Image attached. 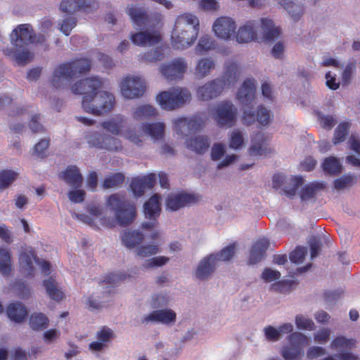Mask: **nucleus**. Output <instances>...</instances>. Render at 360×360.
Instances as JSON below:
<instances>
[{"mask_svg": "<svg viewBox=\"0 0 360 360\" xmlns=\"http://www.w3.org/2000/svg\"><path fill=\"white\" fill-rule=\"evenodd\" d=\"M214 48V40L208 35L202 36L195 47L197 53H202L204 51H210Z\"/></svg>", "mask_w": 360, "mask_h": 360, "instance_id": "obj_51", "label": "nucleus"}, {"mask_svg": "<svg viewBox=\"0 0 360 360\" xmlns=\"http://www.w3.org/2000/svg\"><path fill=\"white\" fill-rule=\"evenodd\" d=\"M91 68V63L87 58L77 59L70 63L60 64L53 72L51 84L55 88H64L79 75L88 72Z\"/></svg>", "mask_w": 360, "mask_h": 360, "instance_id": "obj_3", "label": "nucleus"}, {"mask_svg": "<svg viewBox=\"0 0 360 360\" xmlns=\"http://www.w3.org/2000/svg\"><path fill=\"white\" fill-rule=\"evenodd\" d=\"M278 2L295 20H299L303 14L304 7L301 4L291 0H278Z\"/></svg>", "mask_w": 360, "mask_h": 360, "instance_id": "obj_37", "label": "nucleus"}, {"mask_svg": "<svg viewBox=\"0 0 360 360\" xmlns=\"http://www.w3.org/2000/svg\"><path fill=\"white\" fill-rule=\"evenodd\" d=\"M157 115V110L151 105H142L137 107L134 112L133 117L136 120L150 119Z\"/></svg>", "mask_w": 360, "mask_h": 360, "instance_id": "obj_40", "label": "nucleus"}, {"mask_svg": "<svg viewBox=\"0 0 360 360\" xmlns=\"http://www.w3.org/2000/svg\"><path fill=\"white\" fill-rule=\"evenodd\" d=\"M236 244L233 243L230 245L223 248L219 252L215 253V255H217V262L219 261L222 262H228L229 261L234 255L236 252Z\"/></svg>", "mask_w": 360, "mask_h": 360, "instance_id": "obj_54", "label": "nucleus"}, {"mask_svg": "<svg viewBox=\"0 0 360 360\" xmlns=\"http://www.w3.org/2000/svg\"><path fill=\"white\" fill-rule=\"evenodd\" d=\"M238 43H248L257 40L258 42L270 41V20L267 18L260 20V25L256 31L252 22H248L241 26L236 34Z\"/></svg>", "mask_w": 360, "mask_h": 360, "instance_id": "obj_5", "label": "nucleus"}, {"mask_svg": "<svg viewBox=\"0 0 360 360\" xmlns=\"http://www.w3.org/2000/svg\"><path fill=\"white\" fill-rule=\"evenodd\" d=\"M38 258L32 250L23 251L19 257L20 268L22 274L26 276L34 275L33 262L37 263Z\"/></svg>", "mask_w": 360, "mask_h": 360, "instance_id": "obj_26", "label": "nucleus"}, {"mask_svg": "<svg viewBox=\"0 0 360 360\" xmlns=\"http://www.w3.org/2000/svg\"><path fill=\"white\" fill-rule=\"evenodd\" d=\"M127 13L139 28L145 27L148 22V15L143 8L131 6L127 8Z\"/></svg>", "mask_w": 360, "mask_h": 360, "instance_id": "obj_32", "label": "nucleus"}, {"mask_svg": "<svg viewBox=\"0 0 360 360\" xmlns=\"http://www.w3.org/2000/svg\"><path fill=\"white\" fill-rule=\"evenodd\" d=\"M350 123L342 122L338 124L334 131L333 142L335 145L343 142L349 134Z\"/></svg>", "mask_w": 360, "mask_h": 360, "instance_id": "obj_46", "label": "nucleus"}, {"mask_svg": "<svg viewBox=\"0 0 360 360\" xmlns=\"http://www.w3.org/2000/svg\"><path fill=\"white\" fill-rule=\"evenodd\" d=\"M160 196L158 194L153 195L144 204V213L146 218L152 219L151 221L142 224V228L150 230L158 226L157 217H159L161 211Z\"/></svg>", "mask_w": 360, "mask_h": 360, "instance_id": "obj_15", "label": "nucleus"}, {"mask_svg": "<svg viewBox=\"0 0 360 360\" xmlns=\"http://www.w3.org/2000/svg\"><path fill=\"white\" fill-rule=\"evenodd\" d=\"M126 276L123 273H111L108 274L103 281L99 283L98 289L88 298L89 307L94 309H99L102 307V303L107 296L111 292L112 287L119 284L125 279Z\"/></svg>", "mask_w": 360, "mask_h": 360, "instance_id": "obj_7", "label": "nucleus"}, {"mask_svg": "<svg viewBox=\"0 0 360 360\" xmlns=\"http://www.w3.org/2000/svg\"><path fill=\"white\" fill-rule=\"evenodd\" d=\"M107 206L114 211L117 223L122 226L131 224L136 218L135 206L119 194H112L108 198Z\"/></svg>", "mask_w": 360, "mask_h": 360, "instance_id": "obj_4", "label": "nucleus"}, {"mask_svg": "<svg viewBox=\"0 0 360 360\" xmlns=\"http://www.w3.org/2000/svg\"><path fill=\"white\" fill-rule=\"evenodd\" d=\"M124 136L131 143L137 146H141L143 143V137L135 128L128 129L124 132Z\"/></svg>", "mask_w": 360, "mask_h": 360, "instance_id": "obj_53", "label": "nucleus"}, {"mask_svg": "<svg viewBox=\"0 0 360 360\" xmlns=\"http://www.w3.org/2000/svg\"><path fill=\"white\" fill-rule=\"evenodd\" d=\"M43 285L45 288L47 295L55 301H60L64 297V293L59 287L58 283L52 277L44 279Z\"/></svg>", "mask_w": 360, "mask_h": 360, "instance_id": "obj_33", "label": "nucleus"}, {"mask_svg": "<svg viewBox=\"0 0 360 360\" xmlns=\"http://www.w3.org/2000/svg\"><path fill=\"white\" fill-rule=\"evenodd\" d=\"M10 41L13 47L4 49L3 52L20 66H24L32 60L33 54L28 48L30 44L48 46L46 35L34 34L30 24L18 25L11 33Z\"/></svg>", "mask_w": 360, "mask_h": 360, "instance_id": "obj_1", "label": "nucleus"}, {"mask_svg": "<svg viewBox=\"0 0 360 360\" xmlns=\"http://www.w3.org/2000/svg\"><path fill=\"white\" fill-rule=\"evenodd\" d=\"M7 314L11 320L17 323H21L26 318L27 311L22 303H12L8 307Z\"/></svg>", "mask_w": 360, "mask_h": 360, "instance_id": "obj_36", "label": "nucleus"}, {"mask_svg": "<svg viewBox=\"0 0 360 360\" xmlns=\"http://www.w3.org/2000/svg\"><path fill=\"white\" fill-rule=\"evenodd\" d=\"M200 124L196 120L179 118L174 122V129L178 134L187 136L198 129Z\"/></svg>", "mask_w": 360, "mask_h": 360, "instance_id": "obj_29", "label": "nucleus"}, {"mask_svg": "<svg viewBox=\"0 0 360 360\" xmlns=\"http://www.w3.org/2000/svg\"><path fill=\"white\" fill-rule=\"evenodd\" d=\"M60 178L75 189L79 188L83 184V176L76 166L68 167L60 174Z\"/></svg>", "mask_w": 360, "mask_h": 360, "instance_id": "obj_25", "label": "nucleus"}, {"mask_svg": "<svg viewBox=\"0 0 360 360\" xmlns=\"http://www.w3.org/2000/svg\"><path fill=\"white\" fill-rule=\"evenodd\" d=\"M169 257L165 256H159L153 257L147 260L143 266L146 269H149L154 266H162L169 262Z\"/></svg>", "mask_w": 360, "mask_h": 360, "instance_id": "obj_63", "label": "nucleus"}, {"mask_svg": "<svg viewBox=\"0 0 360 360\" xmlns=\"http://www.w3.org/2000/svg\"><path fill=\"white\" fill-rule=\"evenodd\" d=\"M295 324L299 329L313 330L315 328L313 321L302 314L296 316Z\"/></svg>", "mask_w": 360, "mask_h": 360, "instance_id": "obj_56", "label": "nucleus"}, {"mask_svg": "<svg viewBox=\"0 0 360 360\" xmlns=\"http://www.w3.org/2000/svg\"><path fill=\"white\" fill-rule=\"evenodd\" d=\"M155 174H150L142 177L134 179L130 184V188L135 196L139 197L143 195L146 189L153 188L155 183Z\"/></svg>", "mask_w": 360, "mask_h": 360, "instance_id": "obj_23", "label": "nucleus"}, {"mask_svg": "<svg viewBox=\"0 0 360 360\" xmlns=\"http://www.w3.org/2000/svg\"><path fill=\"white\" fill-rule=\"evenodd\" d=\"M18 174L12 170L0 172V189L8 187L17 178Z\"/></svg>", "mask_w": 360, "mask_h": 360, "instance_id": "obj_52", "label": "nucleus"}, {"mask_svg": "<svg viewBox=\"0 0 360 360\" xmlns=\"http://www.w3.org/2000/svg\"><path fill=\"white\" fill-rule=\"evenodd\" d=\"M288 342L290 345L283 347L281 352L285 360H299L304 354V347L309 343L308 338L299 332L292 333Z\"/></svg>", "mask_w": 360, "mask_h": 360, "instance_id": "obj_9", "label": "nucleus"}, {"mask_svg": "<svg viewBox=\"0 0 360 360\" xmlns=\"http://www.w3.org/2000/svg\"><path fill=\"white\" fill-rule=\"evenodd\" d=\"M293 330V326L290 323H285L278 328L271 326V341L278 340L282 334L290 333Z\"/></svg>", "mask_w": 360, "mask_h": 360, "instance_id": "obj_55", "label": "nucleus"}, {"mask_svg": "<svg viewBox=\"0 0 360 360\" xmlns=\"http://www.w3.org/2000/svg\"><path fill=\"white\" fill-rule=\"evenodd\" d=\"M158 252V245L155 244L143 245L136 250L137 255L141 257H148L157 254Z\"/></svg>", "mask_w": 360, "mask_h": 360, "instance_id": "obj_59", "label": "nucleus"}, {"mask_svg": "<svg viewBox=\"0 0 360 360\" xmlns=\"http://www.w3.org/2000/svg\"><path fill=\"white\" fill-rule=\"evenodd\" d=\"M77 19L73 16H68L58 22L60 31L65 36H68L77 25Z\"/></svg>", "mask_w": 360, "mask_h": 360, "instance_id": "obj_50", "label": "nucleus"}, {"mask_svg": "<svg viewBox=\"0 0 360 360\" xmlns=\"http://www.w3.org/2000/svg\"><path fill=\"white\" fill-rule=\"evenodd\" d=\"M86 140L91 147L98 149L112 152L122 150L121 141L109 134L93 131L86 136Z\"/></svg>", "mask_w": 360, "mask_h": 360, "instance_id": "obj_10", "label": "nucleus"}, {"mask_svg": "<svg viewBox=\"0 0 360 360\" xmlns=\"http://www.w3.org/2000/svg\"><path fill=\"white\" fill-rule=\"evenodd\" d=\"M165 54L161 48L150 50L140 55V60L146 63H155L163 60Z\"/></svg>", "mask_w": 360, "mask_h": 360, "instance_id": "obj_47", "label": "nucleus"}, {"mask_svg": "<svg viewBox=\"0 0 360 360\" xmlns=\"http://www.w3.org/2000/svg\"><path fill=\"white\" fill-rule=\"evenodd\" d=\"M124 180V176L121 173H116L105 179L102 186L104 189L115 188L121 185Z\"/></svg>", "mask_w": 360, "mask_h": 360, "instance_id": "obj_49", "label": "nucleus"}, {"mask_svg": "<svg viewBox=\"0 0 360 360\" xmlns=\"http://www.w3.org/2000/svg\"><path fill=\"white\" fill-rule=\"evenodd\" d=\"M121 93L128 99L141 96L145 91L143 80L139 77H127L121 83Z\"/></svg>", "mask_w": 360, "mask_h": 360, "instance_id": "obj_14", "label": "nucleus"}, {"mask_svg": "<svg viewBox=\"0 0 360 360\" xmlns=\"http://www.w3.org/2000/svg\"><path fill=\"white\" fill-rule=\"evenodd\" d=\"M355 182V176L353 175H344L334 181V187L337 190H342L352 186Z\"/></svg>", "mask_w": 360, "mask_h": 360, "instance_id": "obj_57", "label": "nucleus"}, {"mask_svg": "<svg viewBox=\"0 0 360 360\" xmlns=\"http://www.w3.org/2000/svg\"><path fill=\"white\" fill-rule=\"evenodd\" d=\"M11 255L7 249H0V272L8 276L11 272Z\"/></svg>", "mask_w": 360, "mask_h": 360, "instance_id": "obj_45", "label": "nucleus"}, {"mask_svg": "<svg viewBox=\"0 0 360 360\" xmlns=\"http://www.w3.org/2000/svg\"><path fill=\"white\" fill-rule=\"evenodd\" d=\"M268 247L269 242L267 240L263 239L256 241L250 249L248 264L253 265L259 262L264 257Z\"/></svg>", "mask_w": 360, "mask_h": 360, "instance_id": "obj_28", "label": "nucleus"}, {"mask_svg": "<svg viewBox=\"0 0 360 360\" xmlns=\"http://www.w3.org/2000/svg\"><path fill=\"white\" fill-rule=\"evenodd\" d=\"M176 320V314L171 309H161L153 311L148 316H146L142 320L143 323L160 322L165 324H169L174 322Z\"/></svg>", "mask_w": 360, "mask_h": 360, "instance_id": "obj_24", "label": "nucleus"}, {"mask_svg": "<svg viewBox=\"0 0 360 360\" xmlns=\"http://www.w3.org/2000/svg\"><path fill=\"white\" fill-rule=\"evenodd\" d=\"M188 69V63L184 58H175L172 60L162 63L160 66V72L164 78L169 81L182 79Z\"/></svg>", "mask_w": 360, "mask_h": 360, "instance_id": "obj_12", "label": "nucleus"}, {"mask_svg": "<svg viewBox=\"0 0 360 360\" xmlns=\"http://www.w3.org/2000/svg\"><path fill=\"white\" fill-rule=\"evenodd\" d=\"M306 254L307 248L298 246L290 252L289 258L292 263L300 264L304 261Z\"/></svg>", "mask_w": 360, "mask_h": 360, "instance_id": "obj_60", "label": "nucleus"}, {"mask_svg": "<svg viewBox=\"0 0 360 360\" xmlns=\"http://www.w3.org/2000/svg\"><path fill=\"white\" fill-rule=\"evenodd\" d=\"M216 63L211 57H205L198 60L195 70L194 75L195 78L202 79L210 75L211 72L215 69Z\"/></svg>", "mask_w": 360, "mask_h": 360, "instance_id": "obj_27", "label": "nucleus"}, {"mask_svg": "<svg viewBox=\"0 0 360 360\" xmlns=\"http://www.w3.org/2000/svg\"><path fill=\"white\" fill-rule=\"evenodd\" d=\"M326 187L323 182H312L304 186L300 191V198L302 201H307L315 197L317 193Z\"/></svg>", "mask_w": 360, "mask_h": 360, "instance_id": "obj_34", "label": "nucleus"}, {"mask_svg": "<svg viewBox=\"0 0 360 360\" xmlns=\"http://www.w3.org/2000/svg\"><path fill=\"white\" fill-rule=\"evenodd\" d=\"M191 99L190 91L184 88H173L161 92L157 96V101L165 110H174L184 105Z\"/></svg>", "mask_w": 360, "mask_h": 360, "instance_id": "obj_8", "label": "nucleus"}, {"mask_svg": "<svg viewBox=\"0 0 360 360\" xmlns=\"http://www.w3.org/2000/svg\"><path fill=\"white\" fill-rule=\"evenodd\" d=\"M197 198L195 195L185 193L172 194L167 197L166 206L168 210L176 211L184 206L195 203Z\"/></svg>", "mask_w": 360, "mask_h": 360, "instance_id": "obj_21", "label": "nucleus"}, {"mask_svg": "<svg viewBox=\"0 0 360 360\" xmlns=\"http://www.w3.org/2000/svg\"><path fill=\"white\" fill-rule=\"evenodd\" d=\"M141 128L142 131L145 134L150 136L153 141H160L164 138L165 129L164 123H143Z\"/></svg>", "mask_w": 360, "mask_h": 360, "instance_id": "obj_31", "label": "nucleus"}, {"mask_svg": "<svg viewBox=\"0 0 360 360\" xmlns=\"http://www.w3.org/2000/svg\"><path fill=\"white\" fill-rule=\"evenodd\" d=\"M101 87L102 82L99 78L90 77L76 82L72 86V91L75 94L83 95V99H86V96L91 97L101 91Z\"/></svg>", "mask_w": 360, "mask_h": 360, "instance_id": "obj_16", "label": "nucleus"}, {"mask_svg": "<svg viewBox=\"0 0 360 360\" xmlns=\"http://www.w3.org/2000/svg\"><path fill=\"white\" fill-rule=\"evenodd\" d=\"M143 238V233L139 231H126L122 235V241L126 247L132 248L140 244Z\"/></svg>", "mask_w": 360, "mask_h": 360, "instance_id": "obj_38", "label": "nucleus"}, {"mask_svg": "<svg viewBox=\"0 0 360 360\" xmlns=\"http://www.w3.org/2000/svg\"><path fill=\"white\" fill-rule=\"evenodd\" d=\"M256 80L247 79L242 84L236 94L239 102L244 105H251L255 98Z\"/></svg>", "mask_w": 360, "mask_h": 360, "instance_id": "obj_20", "label": "nucleus"}, {"mask_svg": "<svg viewBox=\"0 0 360 360\" xmlns=\"http://www.w3.org/2000/svg\"><path fill=\"white\" fill-rule=\"evenodd\" d=\"M85 0H63L60 3V9L65 13H73L85 8Z\"/></svg>", "mask_w": 360, "mask_h": 360, "instance_id": "obj_43", "label": "nucleus"}, {"mask_svg": "<svg viewBox=\"0 0 360 360\" xmlns=\"http://www.w3.org/2000/svg\"><path fill=\"white\" fill-rule=\"evenodd\" d=\"M303 181L302 176H293L287 180L281 173H275L272 177L273 187L276 189L282 188L285 195L290 198L295 195Z\"/></svg>", "mask_w": 360, "mask_h": 360, "instance_id": "obj_13", "label": "nucleus"}, {"mask_svg": "<svg viewBox=\"0 0 360 360\" xmlns=\"http://www.w3.org/2000/svg\"><path fill=\"white\" fill-rule=\"evenodd\" d=\"M132 42L138 46H153L161 40V36L157 30H146L131 34Z\"/></svg>", "mask_w": 360, "mask_h": 360, "instance_id": "obj_22", "label": "nucleus"}, {"mask_svg": "<svg viewBox=\"0 0 360 360\" xmlns=\"http://www.w3.org/2000/svg\"><path fill=\"white\" fill-rule=\"evenodd\" d=\"M236 23L231 18L221 17L213 25V30L216 35L223 39H229L235 34Z\"/></svg>", "mask_w": 360, "mask_h": 360, "instance_id": "obj_19", "label": "nucleus"}, {"mask_svg": "<svg viewBox=\"0 0 360 360\" xmlns=\"http://www.w3.org/2000/svg\"><path fill=\"white\" fill-rule=\"evenodd\" d=\"M293 285L290 280H283L276 283L271 284V291H279L281 292H288Z\"/></svg>", "mask_w": 360, "mask_h": 360, "instance_id": "obj_64", "label": "nucleus"}, {"mask_svg": "<svg viewBox=\"0 0 360 360\" xmlns=\"http://www.w3.org/2000/svg\"><path fill=\"white\" fill-rule=\"evenodd\" d=\"M264 134L261 132L257 133L252 139V144L250 148V154L251 155H261L264 152Z\"/></svg>", "mask_w": 360, "mask_h": 360, "instance_id": "obj_48", "label": "nucleus"}, {"mask_svg": "<svg viewBox=\"0 0 360 360\" xmlns=\"http://www.w3.org/2000/svg\"><path fill=\"white\" fill-rule=\"evenodd\" d=\"M239 76V71L238 65L233 62L228 63L225 65L224 72L221 78H219L223 85V88L225 86H229L233 85L238 81Z\"/></svg>", "mask_w": 360, "mask_h": 360, "instance_id": "obj_30", "label": "nucleus"}, {"mask_svg": "<svg viewBox=\"0 0 360 360\" xmlns=\"http://www.w3.org/2000/svg\"><path fill=\"white\" fill-rule=\"evenodd\" d=\"M41 116L39 114L32 115L28 122V127L33 133H41L44 131V127L39 122Z\"/></svg>", "mask_w": 360, "mask_h": 360, "instance_id": "obj_62", "label": "nucleus"}, {"mask_svg": "<svg viewBox=\"0 0 360 360\" xmlns=\"http://www.w3.org/2000/svg\"><path fill=\"white\" fill-rule=\"evenodd\" d=\"M224 89L221 80L214 79L199 86L196 95L202 101H210L218 97Z\"/></svg>", "mask_w": 360, "mask_h": 360, "instance_id": "obj_17", "label": "nucleus"}, {"mask_svg": "<svg viewBox=\"0 0 360 360\" xmlns=\"http://www.w3.org/2000/svg\"><path fill=\"white\" fill-rule=\"evenodd\" d=\"M199 32V20L191 13L177 17L172 32V45L176 49H184L193 44Z\"/></svg>", "mask_w": 360, "mask_h": 360, "instance_id": "obj_2", "label": "nucleus"}, {"mask_svg": "<svg viewBox=\"0 0 360 360\" xmlns=\"http://www.w3.org/2000/svg\"><path fill=\"white\" fill-rule=\"evenodd\" d=\"M322 168L325 173L337 175L342 171V165L339 160L335 157L326 158L323 163Z\"/></svg>", "mask_w": 360, "mask_h": 360, "instance_id": "obj_41", "label": "nucleus"}, {"mask_svg": "<svg viewBox=\"0 0 360 360\" xmlns=\"http://www.w3.org/2000/svg\"><path fill=\"white\" fill-rule=\"evenodd\" d=\"M244 142L243 134L238 129H234L231 134L230 148L233 149L240 148Z\"/></svg>", "mask_w": 360, "mask_h": 360, "instance_id": "obj_58", "label": "nucleus"}, {"mask_svg": "<svg viewBox=\"0 0 360 360\" xmlns=\"http://www.w3.org/2000/svg\"><path fill=\"white\" fill-rule=\"evenodd\" d=\"M124 123L125 119L124 116L117 115L108 121L103 122L102 127L108 132L114 135H118L120 134Z\"/></svg>", "mask_w": 360, "mask_h": 360, "instance_id": "obj_39", "label": "nucleus"}, {"mask_svg": "<svg viewBox=\"0 0 360 360\" xmlns=\"http://www.w3.org/2000/svg\"><path fill=\"white\" fill-rule=\"evenodd\" d=\"M217 265V255L210 254L202 259L195 271V277L201 281L207 280L214 272Z\"/></svg>", "mask_w": 360, "mask_h": 360, "instance_id": "obj_18", "label": "nucleus"}, {"mask_svg": "<svg viewBox=\"0 0 360 360\" xmlns=\"http://www.w3.org/2000/svg\"><path fill=\"white\" fill-rule=\"evenodd\" d=\"M186 145L188 149L202 154L210 147V141L207 137L198 136L187 139Z\"/></svg>", "mask_w": 360, "mask_h": 360, "instance_id": "obj_35", "label": "nucleus"}, {"mask_svg": "<svg viewBox=\"0 0 360 360\" xmlns=\"http://www.w3.org/2000/svg\"><path fill=\"white\" fill-rule=\"evenodd\" d=\"M49 320L42 313H34L30 319V326L34 330H42L49 326Z\"/></svg>", "mask_w": 360, "mask_h": 360, "instance_id": "obj_42", "label": "nucleus"}, {"mask_svg": "<svg viewBox=\"0 0 360 360\" xmlns=\"http://www.w3.org/2000/svg\"><path fill=\"white\" fill-rule=\"evenodd\" d=\"M343 295V290L340 289L335 290H328L324 292V300L326 304H333Z\"/></svg>", "mask_w": 360, "mask_h": 360, "instance_id": "obj_61", "label": "nucleus"}, {"mask_svg": "<svg viewBox=\"0 0 360 360\" xmlns=\"http://www.w3.org/2000/svg\"><path fill=\"white\" fill-rule=\"evenodd\" d=\"M237 108L228 101L219 103L212 112V118L219 127H232L236 122Z\"/></svg>", "mask_w": 360, "mask_h": 360, "instance_id": "obj_11", "label": "nucleus"}, {"mask_svg": "<svg viewBox=\"0 0 360 360\" xmlns=\"http://www.w3.org/2000/svg\"><path fill=\"white\" fill-rule=\"evenodd\" d=\"M115 104V97L107 91H99L91 97L86 96L82 100V108L86 112L101 115L110 111Z\"/></svg>", "mask_w": 360, "mask_h": 360, "instance_id": "obj_6", "label": "nucleus"}, {"mask_svg": "<svg viewBox=\"0 0 360 360\" xmlns=\"http://www.w3.org/2000/svg\"><path fill=\"white\" fill-rule=\"evenodd\" d=\"M356 340L354 338H347L343 335H339L335 338L330 342V347L332 349L354 348Z\"/></svg>", "mask_w": 360, "mask_h": 360, "instance_id": "obj_44", "label": "nucleus"}]
</instances>
